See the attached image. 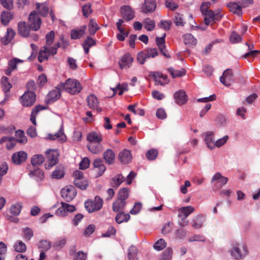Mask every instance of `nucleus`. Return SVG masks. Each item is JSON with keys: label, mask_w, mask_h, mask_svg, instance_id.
Returning <instances> with one entry per match:
<instances>
[{"label": "nucleus", "mask_w": 260, "mask_h": 260, "mask_svg": "<svg viewBox=\"0 0 260 260\" xmlns=\"http://www.w3.org/2000/svg\"><path fill=\"white\" fill-rule=\"evenodd\" d=\"M59 88L72 94L79 93L82 89L81 84L78 80L70 78L67 79L64 83H60L59 84Z\"/></svg>", "instance_id": "nucleus-1"}, {"label": "nucleus", "mask_w": 260, "mask_h": 260, "mask_svg": "<svg viewBox=\"0 0 260 260\" xmlns=\"http://www.w3.org/2000/svg\"><path fill=\"white\" fill-rule=\"evenodd\" d=\"M85 207L89 213H92L100 210L103 207V200L99 196H96L93 201L89 200L84 203Z\"/></svg>", "instance_id": "nucleus-2"}, {"label": "nucleus", "mask_w": 260, "mask_h": 260, "mask_svg": "<svg viewBox=\"0 0 260 260\" xmlns=\"http://www.w3.org/2000/svg\"><path fill=\"white\" fill-rule=\"evenodd\" d=\"M46 158L47 159L45 166L46 169H50L58 161L59 153L57 150H47L46 151Z\"/></svg>", "instance_id": "nucleus-3"}, {"label": "nucleus", "mask_w": 260, "mask_h": 260, "mask_svg": "<svg viewBox=\"0 0 260 260\" xmlns=\"http://www.w3.org/2000/svg\"><path fill=\"white\" fill-rule=\"evenodd\" d=\"M27 23L31 30L34 31H37L40 29L42 20L37 11H33L30 13Z\"/></svg>", "instance_id": "nucleus-4"}, {"label": "nucleus", "mask_w": 260, "mask_h": 260, "mask_svg": "<svg viewBox=\"0 0 260 260\" xmlns=\"http://www.w3.org/2000/svg\"><path fill=\"white\" fill-rule=\"evenodd\" d=\"M21 102L24 107H30L35 102L36 95L33 91H27L20 98Z\"/></svg>", "instance_id": "nucleus-5"}, {"label": "nucleus", "mask_w": 260, "mask_h": 260, "mask_svg": "<svg viewBox=\"0 0 260 260\" xmlns=\"http://www.w3.org/2000/svg\"><path fill=\"white\" fill-rule=\"evenodd\" d=\"M205 16L204 22L206 25H208L212 22L220 20L222 15L219 11L214 12L211 10L203 14Z\"/></svg>", "instance_id": "nucleus-6"}, {"label": "nucleus", "mask_w": 260, "mask_h": 260, "mask_svg": "<svg viewBox=\"0 0 260 260\" xmlns=\"http://www.w3.org/2000/svg\"><path fill=\"white\" fill-rule=\"evenodd\" d=\"M61 193L62 198L68 202L71 201L76 195L75 188L72 185L67 186L66 188L62 189Z\"/></svg>", "instance_id": "nucleus-7"}, {"label": "nucleus", "mask_w": 260, "mask_h": 260, "mask_svg": "<svg viewBox=\"0 0 260 260\" xmlns=\"http://www.w3.org/2000/svg\"><path fill=\"white\" fill-rule=\"evenodd\" d=\"M248 251L246 246L243 245L241 248L239 247V245L233 247L231 251V255L236 259H240L244 257L247 254Z\"/></svg>", "instance_id": "nucleus-8"}, {"label": "nucleus", "mask_w": 260, "mask_h": 260, "mask_svg": "<svg viewBox=\"0 0 260 260\" xmlns=\"http://www.w3.org/2000/svg\"><path fill=\"white\" fill-rule=\"evenodd\" d=\"M150 77H152L155 82V84H160L163 85L168 83L169 81L167 75H164L161 72H153L149 74Z\"/></svg>", "instance_id": "nucleus-9"}, {"label": "nucleus", "mask_w": 260, "mask_h": 260, "mask_svg": "<svg viewBox=\"0 0 260 260\" xmlns=\"http://www.w3.org/2000/svg\"><path fill=\"white\" fill-rule=\"evenodd\" d=\"M220 82L225 86H230L233 82V73L230 69L225 70L220 77Z\"/></svg>", "instance_id": "nucleus-10"}, {"label": "nucleus", "mask_w": 260, "mask_h": 260, "mask_svg": "<svg viewBox=\"0 0 260 260\" xmlns=\"http://www.w3.org/2000/svg\"><path fill=\"white\" fill-rule=\"evenodd\" d=\"M133 58L129 53L124 54L119 61V65L121 69L130 68L133 62Z\"/></svg>", "instance_id": "nucleus-11"}, {"label": "nucleus", "mask_w": 260, "mask_h": 260, "mask_svg": "<svg viewBox=\"0 0 260 260\" xmlns=\"http://www.w3.org/2000/svg\"><path fill=\"white\" fill-rule=\"evenodd\" d=\"M63 89L59 88V84L55 87V89L50 91L47 95V102L48 103H53L58 100L61 96V91Z\"/></svg>", "instance_id": "nucleus-12"}, {"label": "nucleus", "mask_w": 260, "mask_h": 260, "mask_svg": "<svg viewBox=\"0 0 260 260\" xmlns=\"http://www.w3.org/2000/svg\"><path fill=\"white\" fill-rule=\"evenodd\" d=\"M93 166L95 172H96L97 177L102 176L106 171V167L103 163V160L100 158H96L94 160Z\"/></svg>", "instance_id": "nucleus-13"}, {"label": "nucleus", "mask_w": 260, "mask_h": 260, "mask_svg": "<svg viewBox=\"0 0 260 260\" xmlns=\"http://www.w3.org/2000/svg\"><path fill=\"white\" fill-rule=\"evenodd\" d=\"M118 159L122 164H129L132 160L131 151L126 149L122 150L119 153Z\"/></svg>", "instance_id": "nucleus-14"}, {"label": "nucleus", "mask_w": 260, "mask_h": 260, "mask_svg": "<svg viewBox=\"0 0 260 260\" xmlns=\"http://www.w3.org/2000/svg\"><path fill=\"white\" fill-rule=\"evenodd\" d=\"M27 153L23 151L14 153L12 156V161L13 164L19 165L25 161L27 158Z\"/></svg>", "instance_id": "nucleus-15"}, {"label": "nucleus", "mask_w": 260, "mask_h": 260, "mask_svg": "<svg viewBox=\"0 0 260 260\" xmlns=\"http://www.w3.org/2000/svg\"><path fill=\"white\" fill-rule=\"evenodd\" d=\"M30 30H31L30 27L25 22L20 21L18 22V32L21 36L24 38L27 37L29 35Z\"/></svg>", "instance_id": "nucleus-16"}, {"label": "nucleus", "mask_w": 260, "mask_h": 260, "mask_svg": "<svg viewBox=\"0 0 260 260\" xmlns=\"http://www.w3.org/2000/svg\"><path fill=\"white\" fill-rule=\"evenodd\" d=\"M156 7L155 0H145L142 12L144 13L153 12Z\"/></svg>", "instance_id": "nucleus-17"}, {"label": "nucleus", "mask_w": 260, "mask_h": 260, "mask_svg": "<svg viewBox=\"0 0 260 260\" xmlns=\"http://www.w3.org/2000/svg\"><path fill=\"white\" fill-rule=\"evenodd\" d=\"M122 17L127 21L133 19L135 17L134 12L129 6H123L121 7Z\"/></svg>", "instance_id": "nucleus-18"}, {"label": "nucleus", "mask_w": 260, "mask_h": 260, "mask_svg": "<svg viewBox=\"0 0 260 260\" xmlns=\"http://www.w3.org/2000/svg\"><path fill=\"white\" fill-rule=\"evenodd\" d=\"M175 102L179 105H182L185 104L188 101L187 95L185 92L183 90H179L176 92L174 94Z\"/></svg>", "instance_id": "nucleus-19"}, {"label": "nucleus", "mask_w": 260, "mask_h": 260, "mask_svg": "<svg viewBox=\"0 0 260 260\" xmlns=\"http://www.w3.org/2000/svg\"><path fill=\"white\" fill-rule=\"evenodd\" d=\"M87 105L91 109H96L99 112L102 111V109L98 108L99 102L96 97L93 95L90 94L87 98L86 99Z\"/></svg>", "instance_id": "nucleus-20"}, {"label": "nucleus", "mask_w": 260, "mask_h": 260, "mask_svg": "<svg viewBox=\"0 0 260 260\" xmlns=\"http://www.w3.org/2000/svg\"><path fill=\"white\" fill-rule=\"evenodd\" d=\"M165 37L166 34H164L161 37H156L155 39V42L157 46H158L160 51L162 54L167 58H170V55L169 54H167L165 52L164 50L166 49V45H165Z\"/></svg>", "instance_id": "nucleus-21"}, {"label": "nucleus", "mask_w": 260, "mask_h": 260, "mask_svg": "<svg viewBox=\"0 0 260 260\" xmlns=\"http://www.w3.org/2000/svg\"><path fill=\"white\" fill-rule=\"evenodd\" d=\"M86 139L89 142L88 143H99L103 141L102 134L95 132H91L88 134Z\"/></svg>", "instance_id": "nucleus-22"}, {"label": "nucleus", "mask_w": 260, "mask_h": 260, "mask_svg": "<svg viewBox=\"0 0 260 260\" xmlns=\"http://www.w3.org/2000/svg\"><path fill=\"white\" fill-rule=\"evenodd\" d=\"M14 14L12 12L3 11L1 15V21L4 25H7L9 22L13 19Z\"/></svg>", "instance_id": "nucleus-23"}, {"label": "nucleus", "mask_w": 260, "mask_h": 260, "mask_svg": "<svg viewBox=\"0 0 260 260\" xmlns=\"http://www.w3.org/2000/svg\"><path fill=\"white\" fill-rule=\"evenodd\" d=\"M103 158L107 164L112 165L115 158V153L112 149H107L103 153Z\"/></svg>", "instance_id": "nucleus-24"}, {"label": "nucleus", "mask_w": 260, "mask_h": 260, "mask_svg": "<svg viewBox=\"0 0 260 260\" xmlns=\"http://www.w3.org/2000/svg\"><path fill=\"white\" fill-rule=\"evenodd\" d=\"M86 29V26L82 25L79 29L72 30L71 31V39L76 40L81 38L84 34Z\"/></svg>", "instance_id": "nucleus-25"}, {"label": "nucleus", "mask_w": 260, "mask_h": 260, "mask_svg": "<svg viewBox=\"0 0 260 260\" xmlns=\"http://www.w3.org/2000/svg\"><path fill=\"white\" fill-rule=\"evenodd\" d=\"M36 9L43 17L46 16L49 12V7L46 3H36Z\"/></svg>", "instance_id": "nucleus-26"}, {"label": "nucleus", "mask_w": 260, "mask_h": 260, "mask_svg": "<svg viewBox=\"0 0 260 260\" xmlns=\"http://www.w3.org/2000/svg\"><path fill=\"white\" fill-rule=\"evenodd\" d=\"M194 210V208L190 206L181 207L178 209V212L180 213L178 217L187 218Z\"/></svg>", "instance_id": "nucleus-27"}, {"label": "nucleus", "mask_w": 260, "mask_h": 260, "mask_svg": "<svg viewBox=\"0 0 260 260\" xmlns=\"http://www.w3.org/2000/svg\"><path fill=\"white\" fill-rule=\"evenodd\" d=\"M126 205V201H122L117 199L113 203V211L115 212L121 211L124 209Z\"/></svg>", "instance_id": "nucleus-28"}, {"label": "nucleus", "mask_w": 260, "mask_h": 260, "mask_svg": "<svg viewBox=\"0 0 260 260\" xmlns=\"http://www.w3.org/2000/svg\"><path fill=\"white\" fill-rule=\"evenodd\" d=\"M46 108L45 106H42L41 105H37L36 106L31 110V113L30 115V120L32 123L34 125H36V116L37 114L41 111L46 109Z\"/></svg>", "instance_id": "nucleus-29"}, {"label": "nucleus", "mask_w": 260, "mask_h": 260, "mask_svg": "<svg viewBox=\"0 0 260 260\" xmlns=\"http://www.w3.org/2000/svg\"><path fill=\"white\" fill-rule=\"evenodd\" d=\"M96 42L90 37H87L84 41L82 46L85 54H88L89 51L90 47L95 45Z\"/></svg>", "instance_id": "nucleus-30"}, {"label": "nucleus", "mask_w": 260, "mask_h": 260, "mask_svg": "<svg viewBox=\"0 0 260 260\" xmlns=\"http://www.w3.org/2000/svg\"><path fill=\"white\" fill-rule=\"evenodd\" d=\"M205 218L201 215L194 217L192 220V226L194 229H199L203 226Z\"/></svg>", "instance_id": "nucleus-31"}, {"label": "nucleus", "mask_w": 260, "mask_h": 260, "mask_svg": "<svg viewBox=\"0 0 260 260\" xmlns=\"http://www.w3.org/2000/svg\"><path fill=\"white\" fill-rule=\"evenodd\" d=\"M227 6L229 7L230 11L234 14H237L239 16H241L242 14L241 6L233 2H230Z\"/></svg>", "instance_id": "nucleus-32"}, {"label": "nucleus", "mask_w": 260, "mask_h": 260, "mask_svg": "<svg viewBox=\"0 0 260 260\" xmlns=\"http://www.w3.org/2000/svg\"><path fill=\"white\" fill-rule=\"evenodd\" d=\"M87 147L88 150L93 154H98L103 150V146L101 143H88Z\"/></svg>", "instance_id": "nucleus-33"}, {"label": "nucleus", "mask_w": 260, "mask_h": 260, "mask_svg": "<svg viewBox=\"0 0 260 260\" xmlns=\"http://www.w3.org/2000/svg\"><path fill=\"white\" fill-rule=\"evenodd\" d=\"M124 180L125 179L121 174H117L111 179L110 185L113 188H117Z\"/></svg>", "instance_id": "nucleus-34"}, {"label": "nucleus", "mask_w": 260, "mask_h": 260, "mask_svg": "<svg viewBox=\"0 0 260 260\" xmlns=\"http://www.w3.org/2000/svg\"><path fill=\"white\" fill-rule=\"evenodd\" d=\"M28 175L31 177H34L37 181H41L44 178V173L39 168L30 171Z\"/></svg>", "instance_id": "nucleus-35"}, {"label": "nucleus", "mask_w": 260, "mask_h": 260, "mask_svg": "<svg viewBox=\"0 0 260 260\" xmlns=\"http://www.w3.org/2000/svg\"><path fill=\"white\" fill-rule=\"evenodd\" d=\"M15 35L14 30L10 28H8L5 36L2 39V42L5 44H8Z\"/></svg>", "instance_id": "nucleus-36"}, {"label": "nucleus", "mask_w": 260, "mask_h": 260, "mask_svg": "<svg viewBox=\"0 0 260 260\" xmlns=\"http://www.w3.org/2000/svg\"><path fill=\"white\" fill-rule=\"evenodd\" d=\"M228 178L226 177L223 176L219 172L216 173L212 177L211 181H216V183H219L221 185H224L227 183Z\"/></svg>", "instance_id": "nucleus-37"}, {"label": "nucleus", "mask_w": 260, "mask_h": 260, "mask_svg": "<svg viewBox=\"0 0 260 260\" xmlns=\"http://www.w3.org/2000/svg\"><path fill=\"white\" fill-rule=\"evenodd\" d=\"M185 45L189 46H195L197 43V39L190 34H186L183 36Z\"/></svg>", "instance_id": "nucleus-38"}, {"label": "nucleus", "mask_w": 260, "mask_h": 260, "mask_svg": "<svg viewBox=\"0 0 260 260\" xmlns=\"http://www.w3.org/2000/svg\"><path fill=\"white\" fill-rule=\"evenodd\" d=\"M22 208V204L20 203H16L12 204L10 208V212L14 216H18L21 211Z\"/></svg>", "instance_id": "nucleus-39"}, {"label": "nucleus", "mask_w": 260, "mask_h": 260, "mask_svg": "<svg viewBox=\"0 0 260 260\" xmlns=\"http://www.w3.org/2000/svg\"><path fill=\"white\" fill-rule=\"evenodd\" d=\"M49 139L52 140L58 139L62 142H65L67 140L66 136L63 133V129L61 127L54 135H50Z\"/></svg>", "instance_id": "nucleus-40"}, {"label": "nucleus", "mask_w": 260, "mask_h": 260, "mask_svg": "<svg viewBox=\"0 0 260 260\" xmlns=\"http://www.w3.org/2000/svg\"><path fill=\"white\" fill-rule=\"evenodd\" d=\"M49 56L50 55L47 50V46H44L39 52L38 56L39 61L40 62H42L43 61L47 60Z\"/></svg>", "instance_id": "nucleus-41"}, {"label": "nucleus", "mask_w": 260, "mask_h": 260, "mask_svg": "<svg viewBox=\"0 0 260 260\" xmlns=\"http://www.w3.org/2000/svg\"><path fill=\"white\" fill-rule=\"evenodd\" d=\"M100 29L96 20L94 19H91L88 24V30L90 35H94L97 30Z\"/></svg>", "instance_id": "nucleus-42"}, {"label": "nucleus", "mask_w": 260, "mask_h": 260, "mask_svg": "<svg viewBox=\"0 0 260 260\" xmlns=\"http://www.w3.org/2000/svg\"><path fill=\"white\" fill-rule=\"evenodd\" d=\"M168 71L173 78L182 77L186 74V70L184 69H181L180 70H176L174 68L170 67L168 69Z\"/></svg>", "instance_id": "nucleus-43"}, {"label": "nucleus", "mask_w": 260, "mask_h": 260, "mask_svg": "<svg viewBox=\"0 0 260 260\" xmlns=\"http://www.w3.org/2000/svg\"><path fill=\"white\" fill-rule=\"evenodd\" d=\"M64 175V172L63 167L59 166L56 167L55 170L53 172L52 177L53 178L59 179L62 178Z\"/></svg>", "instance_id": "nucleus-44"}, {"label": "nucleus", "mask_w": 260, "mask_h": 260, "mask_svg": "<svg viewBox=\"0 0 260 260\" xmlns=\"http://www.w3.org/2000/svg\"><path fill=\"white\" fill-rule=\"evenodd\" d=\"M144 28L148 31H152L155 29V23L153 20L149 18H145L143 20Z\"/></svg>", "instance_id": "nucleus-45"}, {"label": "nucleus", "mask_w": 260, "mask_h": 260, "mask_svg": "<svg viewBox=\"0 0 260 260\" xmlns=\"http://www.w3.org/2000/svg\"><path fill=\"white\" fill-rule=\"evenodd\" d=\"M2 88L5 93H7L12 88V86L9 81V78L3 76L1 80Z\"/></svg>", "instance_id": "nucleus-46"}, {"label": "nucleus", "mask_w": 260, "mask_h": 260, "mask_svg": "<svg viewBox=\"0 0 260 260\" xmlns=\"http://www.w3.org/2000/svg\"><path fill=\"white\" fill-rule=\"evenodd\" d=\"M206 143L208 148L212 149L214 147V144L215 143L214 140L213 139V133L212 132H207L206 133V138L205 139Z\"/></svg>", "instance_id": "nucleus-47"}, {"label": "nucleus", "mask_w": 260, "mask_h": 260, "mask_svg": "<svg viewBox=\"0 0 260 260\" xmlns=\"http://www.w3.org/2000/svg\"><path fill=\"white\" fill-rule=\"evenodd\" d=\"M75 185L82 189L84 190L86 189L87 186L88 185V182L86 179H75L74 181Z\"/></svg>", "instance_id": "nucleus-48"}, {"label": "nucleus", "mask_w": 260, "mask_h": 260, "mask_svg": "<svg viewBox=\"0 0 260 260\" xmlns=\"http://www.w3.org/2000/svg\"><path fill=\"white\" fill-rule=\"evenodd\" d=\"M15 136L17 138H19L18 139H16V140L19 143L25 144L27 141V138L25 136L24 131L21 129L17 130L15 132Z\"/></svg>", "instance_id": "nucleus-49"}, {"label": "nucleus", "mask_w": 260, "mask_h": 260, "mask_svg": "<svg viewBox=\"0 0 260 260\" xmlns=\"http://www.w3.org/2000/svg\"><path fill=\"white\" fill-rule=\"evenodd\" d=\"M130 218L129 214H124L123 212H121L117 214L115 217V220L117 223H121L123 222H127Z\"/></svg>", "instance_id": "nucleus-50"}, {"label": "nucleus", "mask_w": 260, "mask_h": 260, "mask_svg": "<svg viewBox=\"0 0 260 260\" xmlns=\"http://www.w3.org/2000/svg\"><path fill=\"white\" fill-rule=\"evenodd\" d=\"M138 250L135 246H131L128 249L127 257L128 260H137Z\"/></svg>", "instance_id": "nucleus-51"}, {"label": "nucleus", "mask_w": 260, "mask_h": 260, "mask_svg": "<svg viewBox=\"0 0 260 260\" xmlns=\"http://www.w3.org/2000/svg\"><path fill=\"white\" fill-rule=\"evenodd\" d=\"M44 161V158L42 155L35 154L31 158V164L33 166L40 165L42 164Z\"/></svg>", "instance_id": "nucleus-52"}, {"label": "nucleus", "mask_w": 260, "mask_h": 260, "mask_svg": "<svg viewBox=\"0 0 260 260\" xmlns=\"http://www.w3.org/2000/svg\"><path fill=\"white\" fill-rule=\"evenodd\" d=\"M147 58H154L158 54L157 50L155 48H148L143 51Z\"/></svg>", "instance_id": "nucleus-53"}, {"label": "nucleus", "mask_w": 260, "mask_h": 260, "mask_svg": "<svg viewBox=\"0 0 260 260\" xmlns=\"http://www.w3.org/2000/svg\"><path fill=\"white\" fill-rule=\"evenodd\" d=\"M128 188H122L118 192L117 199L122 201H125L128 198Z\"/></svg>", "instance_id": "nucleus-54"}, {"label": "nucleus", "mask_w": 260, "mask_h": 260, "mask_svg": "<svg viewBox=\"0 0 260 260\" xmlns=\"http://www.w3.org/2000/svg\"><path fill=\"white\" fill-rule=\"evenodd\" d=\"M14 247L15 250L18 252H24L26 250V245L21 241H17Z\"/></svg>", "instance_id": "nucleus-55"}, {"label": "nucleus", "mask_w": 260, "mask_h": 260, "mask_svg": "<svg viewBox=\"0 0 260 260\" xmlns=\"http://www.w3.org/2000/svg\"><path fill=\"white\" fill-rule=\"evenodd\" d=\"M38 248L41 251H46L51 248V243L47 240H41L38 243Z\"/></svg>", "instance_id": "nucleus-56"}, {"label": "nucleus", "mask_w": 260, "mask_h": 260, "mask_svg": "<svg viewBox=\"0 0 260 260\" xmlns=\"http://www.w3.org/2000/svg\"><path fill=\"white\" fill-rule=\"evenodd\" d=\"M173 250L171 248H167L161 254V260H171L172 257Z\"/></svg>", "instance_id": "nucleus-57"}, {"label": "nucleus", "mask_w": 260, "mask_h": 260, "mask_svg": "<svg viewBox=\"0 0 260 260\" xmlns=\"http://www.w3.org/2000/svg\"><path fill=\"white\" fill-rule=\"evenodd\" d=\"M54 38L55 34L54 31L51 30L49 32L47 33L45 36L46 45L48 46L52 45L54 42Z\"/></svg>", "instance_id": "nucleus-58"}, {"label": "nucleus", "mask_w": 260, "mask_h": 260, "mask_svg": "<svg viewBox=\"0 0 260 260\" xmlns=\"http://www.w3.org/2000/svg\"><path fill=\"white\" fill-rule=\"evenodd\" d=\"M158 155V151L155 149H151L146 153V157L149 160H154Z\"/></svg>", "instance_id": "nucleus-59"}, {"label": "nucleus", "mask_w": 260, "mask_h": 260, "mask_svg": "<svg viewBox=\"0 0 260 260\" xmlns=\"http://www.w3.org/2000/svg\"><path fill=\"white\" fill-rule=\"evenodd\" d=\"M166 245L165 241L163 239H160L154 243L153 247L156 250L160 251L165 248Z\"/></svg>", "instance_id": "nucleus-60"}, {"label": "nucleus", "mask_w": 260, "mask_h": 260, "mask_svg": "<svg viewBox=\"0 0 260 260\" xmlns=\"http://www.w3.org/2000/svg\"><path fill=\"white\" fill-rule=\"evenodd\" d=\"M0 3L7 9L11 10L13 9V0H0Z\"/></svg>", "instance_id": "nucleus-61"}, {"label": "nucleus", "mask_w": 260, "mask_h": 260, "mask_svg": "<svg viewBox=\"0 0 260 260\" xmlns=\"http://www.w3.org/2000/svg\"><path fill=\"white\" fill-rule=\"evenodd\" d=\"M241 41V37L236 31H233L230 36V41L232 43H237Z\"/></svg>", "instance_id": "nucleus-62"}, {"label": "nucleus", "mask_w": 260, "mask_h": 260, "mask_svg": "<svg viewBox=\"0 0 260 260\" xmlns=\"http://www.w3.org/2000/svg\"><path fill=\"white\" fill-rule=\"evenodd\" d=\"M174 21V23L177 26H183L184 23L183 22L182 15L178 13H176L175 14Z\"/></svg>", "instance_id": "nucleus-63"}, {"label": "nucleus", "mask_w": 260, "mask_h": 260, "mask_svg": "<svg viewBox=\"0 0 260 260\" xmlns=\"http://www.w3.org/2000/svg\"><path fill=\"white\" fill-rule=\"evenodd\" d=\"M7 251L6 245L3 242H0V260H4L5 255Z\"/></svg>", "instance_id": "nucleus-64"}]
</instances>
